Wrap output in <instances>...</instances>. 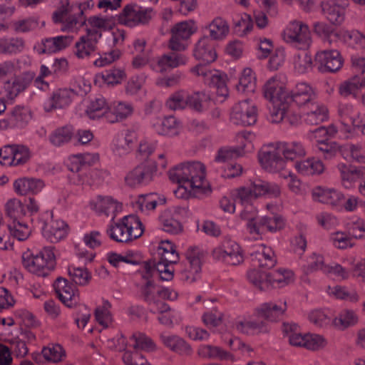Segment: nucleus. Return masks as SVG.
Returning <instances> with one entry per match:
<instances>
[{
	"instance_id": "f257e3e1",
	"label": "nucleus",
	"mask_w": 365,
	"mask_h": 365,
	"mask_svg": "<svg viewBox=\"0 0 365 365\" xmlns=\"http://www.w3.org/2000/svg\"><path fill=\"white\" fill-rule=\"evenodd\" d=\"M171 181L178 184L175 195L180 199L200 197L211 192L210 183L206 179L205 167L200 162L180 163L168 172Z\"/></svg>"
},
{
	"instance_id": "f03ea898",
	"label": "nucleus",
	"mask_w": 365,
	"mask_h": 365,
	"mask_svg": "<svg viewBox=\"0 0 365 365\" xmlns=\"http://www.w3.org/2000/svg\"><path fill=\"white\" fill-rule=\"evenodd\" d=\"M106 232L113 240L128 243L141 237L144 226L138 216L128 215L117 221L110 220Z\"/></svg>"
},
{
	"instance_id": "7ed1b4c3",
	"label": "nucleus",
	"mask_w": 365,
	"mask_h": 365,
	"mask_svg": "<svg viewBox=\"0 0 365 365\" xmlns=\"http://www.w3.org/2000/svg\"><path fill=\"white\" fill-rule=\"evenodd\" d=\"M247 277L250 283L262 291L282 288L294 281V272L284 268H279L272 272L251 269L247 272Z\"/></svg>"
},
{
	"instance_id": "20e7f679",
	"label": "nucleus",
	"mask_w": 365,
	"mask_h": 365,
	"mask_svg": "<svg viewBox=\"0 0 365 365\" xmlns=\"http://www.w3.org/2000/svg\"><path fill=\"white\" fill-rule=\"evenodd\" d=\"M52 19L61 24V30L68 33H78L86 23L80 4H71L68 0H58V6Z\"/></svg>"
},
{
	"instance_id": "39448f33",
	"label": "nucleus",
	"mask_w": 365,
	"mask_h": 365,
	"mask_svg": "<svg viewBox=\"0 0 365 365\" xmlns=\"http://www.w3.org/2000/svg\"><path fill=\"white\" fill-rule=\"evenodd\" d=\"M264 97L272 103L269 120L278 123L284 120L289 103L283 96L282 85L277 78H269L263 87Z\"/></svg>"
},
{
	"instance_id": "423d86ee",
	"label": "nucleus",
	"mask_w": 365,
	"mask_h": 365,
	"mask_svg": "<svg viewBox=\"0 0 365 365\" xmlns=\"http://www.w3.org/2000/svg\"><path fill=\"white\" fill-rule=\"evenodd\" d=\"M22 264L31 273L40 277L48 276L56 264L53 247H45L35 255L30 252L23 253Z\"/></svg>"
},
{
	"instance_id": "0eeeda50",
	"label": "nucleus",
	"mask_w": 365,
	"mask_h": 365,
	"mask_svg": "<svg viewBox=\"0 0 365 365\" xmlns=\"http://www.w3.org/2000/svg\"><path fill=\"white\" fill-rule=\"evenodd\" d=\"M158 166L152 160H146L129 170L124 177L126 186L137 188L150 183L156 175Z\"/></svg>"
},
{
	"instance_id": "6e6552de",
	"label": "nucleus",
	"mask_w": 365,
	"mask_h": 365,
	"mask_svg": "<svg viewBox=\"0 0 365 365\" xmlns=\"http://www.w3.org/2000/svg\"><path fill=\"white\" fill-rule=\"evenodd\" d=\"M282 36L283 40L299 48H307L312 43L311 32L307 24L301 21L293 20L284 29Z\"/></svg>"
},
{
	"instance_id": "1a4fd4ad",
	"label": "nucleus",
	"mask_w": 365,
	"mask_h": 365,
	"mask_svg": "<svg viewBox=\"0 0 365 365\" xmlns=\"http://www.w3.org/2000/svg\"><path fill=\"white\" fill-rule=\"evenodd\" d=\"M272 78H277L282 85L283 96L289 103H294L299 107H307L317 99L315 89L309 83L299 82L297 83L291 92L286 89V83L279 76Z\"/></svg>"
},
{
	"instance_id": "9d476101",
	"label": "nucleus",
	"mask_w": 365,
	"mask_h": 365,
	"mask_svg": "<svg viewBox=\"0 0 365 365\" xmlns=\"http://www.w3.org/2000/svg\"><path fill=\"white\" fill-rule=\"evenodd\" d=\"M38 223L43 237L51 243H56L66 237L68 233V227L61 220H53V212L46 210L41 213L38 217Z\"/></svg>"
},
{
	"instance_id": "9b49d317",
	"label": "nucleus",
	"mask_w": 365,
	"mask_h": 365,
	"mask_svg": "<svg viewBox=\"0 0 365 365\" xmlns=\"http://www.w3.org/2000/svg\"><path fill=\"white\" fill-rule=\"evenodd\" d=\"M276 143L264 145L258 153V160L262 168L271 173L284 172L287 163Z\"/></svg>"
},
{
	"instance_id": "f8f14e48",
	"label": "nucleus",
	"mask_w": 365,
	"mask_h": 365,
	"mask_svg": "<svg viewBox=\"0 0 365 365\" xmlns=\"http://www.w3.org/2000/svg\"><path fill=\"white\" fill-rule=\"evenodd\" d=\"M191 72L200 77L205 84L213 86L216 88L217 96L221 98V101L228 96L229 91L225 83V76L219 71L199 64L192 68Z\"/></svg>"
},
{
	"instance_id": "ddd939ff",
	"label": "nucleus",
	"mask_w": 365,
	"mask_h": 365,
	"mask_svg": "<svg viewBox=\"0 0 365 365\" xmlns=\"http://www.w3.org/2000/svg\"><path fill=\"white\" fill-rule=\"evenodd\" d=\"M214 259L227 264L237 265L243 262L242 250L238 243L225 237L212 251Z\"/></svg>"
},
{
	"instance_id": "4468645a",
	"label": "nucleus",
	"mask_w": 365,
	"mask_h": 365,
	"mask_svg": "<svg viewBox=\"0 0 365 365\" xmlns=\"http://www.w3.org/2000/svg\"><path fill=\"white\" fill-rule=\"evenodd\" d=\"M195 24L192 21H184L176 24L171 29V38L168 48L175 51H182L187 47V39L195 33Z\"/></svg>"
},
{
	"instance_id": "2eb2a0df",
	"label": "nucleus",
	"mask_w": 365,
	"mask_h": 365,
	"mask_svg": "<svg viewBox=\"0 0 365 365\" xmlns=\"http://www.w3.org/2000/svg\"><path fill=\"white\" fill-rule=\"evenodd\" d=\"M257 118V108L249 100L240 101L234 105L230 113V120L237 125H252L256 123Z\"/></svg>"
},
{
	"instance_id": "dca6fc26",
	"label": "nucleus",
	"mask_w": 365,
	"mask_h": 365,
	"mask_svg": "<svg viewBox=\"0 0 365 365\" xmlns=\"http://www.w3.org/2000/svg\"><path fill=\"white\" fill-rule=\"evenodd\" d=\"M187 213V209L175 207L164 210L159 216L160 226L165 232L178 235L182 232L183 226L180 220Z\"/></svg>"
},
{
	"instance_id": "f3484780",
	"label": "nucleus",
	"mask_w": 365,
	"mask_h": 365,
	"mask_svg": "<svg viewBox=\"0 0 365 365\" xmlns=\"http://www.w3.org/2000/svg\"><path fill=\"white\" fill-rule=\"evenodd\" d=\"M315 62L321 73H335L342 68L344 58L338 50H322L315 54Z\"/></svg>"
},
{
	"instance_id": "a211bd4d",
	"label": "nucleus",
	"mask_w": 365,
	"mask_h": 365,
	"mask_svg": "<svg viewBox=\"0 0 365 365\" xmlns=\"http://www.w3.org/2000/svg\"><path fill=\"white\" fill-rule=\"evenodd\" d=\"M287 309V303L285 299H280L276 302H265L255 308L253 316L262 318L268 322L278 321L284 315Z\"/></svg>"
},
{
	"instance_id": "6ab92c4d",
	"label": "nucleus",
	"mask_w": 365,
	"mask_h": 365,
	"mask_svg": "<svg viewBox=\"0 0 365 365\" xmlns=\"http://www.w3.org/2000/svg\"><path fill=\"white\" fill-rule=\"evenodd\" d=\"M187 58L182 53H164L152 59L150 68L159 73H165L180 66L185 65Z\"/></svg>"
},
{
	"instance_id": "aec40b11",
	"label": "nucleus",
	"mask_w": 365,
	"mask_h": 365,
	"mask_svg": "<svg viewBox=\"0 0 365 365\" xmlns=\"http://www.w3.org/2000/svg\"><path fill=\"white\" fill-rule=\"evenodd\" d=\"M58 299L68 307H73L80 302L77 287L66 279L59 277L53 283Z\"/></svg>"
},
{
	"instance_id": "412c9836",
	"label": "nucleus",
	"mask_w": 365,
	"mask_h": 365,
	"mask_svg": "<svg viewBox=\"0 0 365 365\" xmlns=\"http://www.w3.org/2000/svg\"><path fill=\"white\" fill-rule=\"evenodd\" d=\"M312 197L313 200L328 205L339 210L342 209V202L345 200L341 192L336 189L322 186H317L312 189Z\"/></svg>"
},
{
	"instance_id": "4be33fe9",
	"label": "nucleus",
	"mask_w": 365,
	"mask_h": 365,
	"mask_svg": "<svg viewBox=\"0 0 365 365\" xmlns=\"http://www.w3.org/2000/svg\"><path fill=\"white\" fill-rule=\"evenodd\" d=\"M90 207L98 215L111 216V220L122 210V203L111 196L98 195L91 200Z\"/></svg>"
},
{
	"instance_id": "5701e85b",
	"label": "nucleus",
	"mask_w": 365,
	"mask_h": 365,
	"mask_svg": "<svg viewBox=\"0 0 365 365\" xmlns=\"http://www.w3.org/2000/svg\"><path fill=\"white\" fill-rule=\"evenodd\" d=\"M153 11L137 5H127L122 12L123 23L128 26L148 24L152 19Z\"/></svg>"
},
{
	"instance_id": "b1692460",
	"label": "nucleus",
	"mask_w": 365,
	"mask_h": 365,
	"mask_svg": "<svg viewBox=\"0 0 365 365\" xmlns=\"http://www.w3.org/2000/svg\"><path fill=\"white\" fill-rule=\"evenodd\" d=\"M100 35L96 32H89L81 36L75 43L74 54L79 59L89 58L96 50Z\"/></svg>"
},
{
	"instance_id": "393cba45",
	"label": "nucleus",
	"mask_w": 365,
	"mask_h": 365,
	"mask_svg": "<svg viewBox=\"0 0 365 365\" xmlns=\"http://www.w3.org/2000/svg\"><path fill=\"white\" fill-rule=\"evenodd\" d=\"M160 339L167 349L180 356H190L192 353L190 345L178 335L164 331L160 334Z\"/></svg>"
},
{
	"instance_id": "a878e982",
	"label": "nucleus",
	"mask_w": 365,
	"mask_h": 365,
	"mask_svg": "<svg viewBox=\"0 0 365 365\" xmlns=\"http://www.w3.org/2000/svg\"><path fill=\"white\" fill-rule=\"evenodd\" d=\"M251 259L254 266L267 269L274 267L277 263L272 249L263 244L254 247V250L251 253Z\"/></svg>"
},
{
	"instance_id": "bb28decb",
	"label": "nucleus",
	"mask_w": 365,
	"mask_h": 365,
	"mask_svg": "<svg viewBox=\"0 0 365 365\" xmlns=\"http://www.w3.org/2000/svg\"><path fill=\"white\" fill-rule=\"evenodd\" d=\"M187 261L180 270L181 277L187 282H195L201 272V262L195 249H189L186 253Z\"/></svg>"
},
{
	"instance_id": "cd10ccee",
	"label": "nucleus",
	"mask_w": 365,
	"mask_h": 365,
	"mask_svg": "<svg viewBox=\"0 0 365 365\" xmlns=\"http://www.w3.org/2000/svg\"><path fill=\"white\" fill-rule=\"evenodd\" d=\"M74 97L75 92L73 90L68 88L58 89L53 91L52 95L44 102V110L46 112H50L54 109L66 107L71 103Z\"/></svg>"
},
{
	"instance_id": "c85d7f7f",
	"label": "nucleus",
	"mask_w": 365,
	"mask_h": 365,
	"mask_svg": "<svg viewBox=\"0 0 365 365\" xmlns=\"http://www.w3.org/2000/svg\"><path fill=\"white\" fill-rule=\"evenodd\" d=\"M137 141V133L128 130L123 134L116 135L111 143V150L115 155L121 157L128 154Z\"/></svg>"
},
{
	"instance_id": "c756f323",
	"label": "nucleus",
	"mask_w": 365,
	"mask_h": 365,
	"mask_svg": "<svg viewBox=\"0 0 365 365\" xmlns=\"http://www.w3.org/2000/svg\"><path fill=\"white\" fill-rule=\"evenodd\" d=\"M31 76L21 71L7 81L4 83V89L9 99H14L24 91L30 83Z\"/></svg>"
},
{
	"instance_id": "7c9ffc66",
	"label": "nucleus",
	"mask_w": 365,
	"mask_h": 365,
	"mask_svg": "<svg viewBox=\"0 0 365 365\" xmlns=\"http://www.w3.org/2000/svg\"><path fill=\"white\" fill-rule=\"evenodd\" d=\"M151 125L158 134L167 136L177 135L181 128L180 121L173 116L156 118L153 120Z\"/></svg>"
},
{
	"instance_id": "2f4dec72",
	"label": "nucleus",
	"mask_w": 365,
	"mask_h": 365,
	"mask_svg": "<svg viewBox=\"0 0 365 365\" xmlns=\"http://www.w3.org/2000/svg\"><path fill=\"white\" fill-rule=\"evenodd\" d=\"M194 56L196 59L206 63H212L216 60L217 52L213 42L208 36H203L197 42L194 49Z\"/></svg>"
},
{
	"instance_id": "473e14b6",
	"label": "nucleus",
	"mask_w": 365,
	"mask_h": 365,
	"mask_svg": "<svg viewBox=\"0 0 365 365\" xmlns=\"http://www.w3.org/2000/svg\"><path fill=\"white\" fill-rule=\"evenodd\" d=\"M255 319H244L236 322L235 327L241 333L247 335H255L265 334L269 331L270 328L268 324L264 321H259L261 318H257L252 315Z\"/></svg>"
},
{
	"instance_id": "72a5a7b5",
	"label": "nucleus",
	"mask_w": 365,
	"mask_h": 365,
	"mask_svg": "<svg viewBox=\"0 0 365 365\" xmlns=\"http://www.w3.org/2000/svg\"><path fill=\"white\" fill-rule=\"evenodd\" d=\"M307 108L308 110L304 114V120L309 125L320 124L329 118L328 108L322 103L314 101Z\"/></svg>"
},
{
	"instance_id": "f704fd0d",
	"label": "nucleus",
	"mask_w": 365,
	"mask_h": 365,
	"mask_svg": "<svg viewBox=\"0 0 365 365\" xmlns=\"http://www.w3.org/2000/svg\"><path fill=\"white\" fill-rule=\"evenodd\" d=\"M98 160V153H80L69 156L66 160V166L70 171L78 173L83 168L93 165Z\"/></svg>"
},
{
	"instance_id": "c9c22d12",
	"label": "nucleus",
	"mask_w": 365,
	"mask_h": 365,
	"mask_svg": "<svg viewBox=\"0 0 365 365\" xmlns=\"http://www.w3.org/2000/svg\"><path fill=\"white\" fill-rule=\"evenodd\" d=\"M44 187V183L39 179L19 178L14 182V190L19 195H35Z\"/></svg>"
},
{
	"instance_id": "e433bc0d",
	"label": "nucleus",
	"mask_w": 365,
	"mask_h": 365,
	"mask_svg": "<svg viewBox=\"0 0 365 365\" xmlns=\"http://www.w3.org/2000/svg\"><path fill=\"white\" fill-rule=\"evenodd\" d=\"M276 144L286 162L303 158L307 154L304 146L300 142L278 141Z\"/></svg>"
},
{
	"instance_id": "4c0bfd02",
	"label": "nucleus",
	"mask_w": 365,
	"mask_h": 365,
	"mask_svg": "<svg viewBox=\"0 0 365 365\" xmlns=\"http://www.w3.org/2000/svg\"><path fill=\"white\" fill-rule=\"evenodd\" d=\"M208 31L209 38L215 41H223L230 33V26L227 21L222 17L214 18L205 27Z\"/></svg>"
},
{
	"instance_id": "58836bf2",
	"label": "nucleus",
	"mask_w": 365,
	"mask_h": 365,
	"mask_svg": "<svg viewBox=\"0 0 365 365\" xmlns=\"http://www.w3.org/2000/svg\"><path fill=\"white\" fill-rule=\"evenodd\" d=\"M250 188L257 199L263 196L277 197L281 193L278 185L259 179L253 181L250 185Z\"/></svg>"
},
{
	"instance_id": "ea45409f",
	"label": "nucleus",
	"mask_w": 365,
	"mask_h": 365,
	"mask_svg": "<svg viewBox=\"0 0 365 365\" xmlns=\"http://www.w3.org/2000/svg\"><path fill=\"white\" fill-rule=\"evenodd\" d=\"M321 6L324 15L331 23L340 24L344 21L347 6L329 1L322 2Z\"/></svg>"
},
{
	"instance_id": "a19ab883",
	"label": "nucleus",
	"mask_w": 365,
	"mask_h": 365,
	"mask_svg": "<svg viewBox=\"0 0 365 365\" xmlns=\"http://www.w3.org/2000/svg\"><path fill=\"white\" fill-rule=\"evenodd\" d=\"M187 102L190 108L199 113L207 110L212 106L210 95L205 91L194 92L188 95Z\"/></svg>"
},
{
	"instance_id": "79ce46f5",
	"label": "nucleus",
	"mask_w": 365,
	"mask_h": 365,
	"mask_svg": "<svg viewBox=\"0 0 365 365\" xmlns=\"http://www.w3.org/2000/svg\"><path fill=\"white\" fill-rule=\"evenodd\" d=\"M133 110V106L129 103L118 102L114 103L111 108H109V113L106 114V120L113 123L124 120L130 116Z\"/></svg>"
},
{
	"instance_id": "37998d69",
	"label": "nucleus",
	"mask_w": 365,
	"mask_h": 365,
	"mask_svg": "<svg viewBox=\"0 0 365 365\" xmlns=\"http://www.w3.org/2000/svg\"><path fill=\"white\" fill-rule=\"evenodd\" d=\"M295 168L304 175H319L324 172V165L320 160L312 158L297 162Z\"/></svg>"
},
{
	"instance_id": "c03bdc74",
	"label": "nucleus",
	"mask_w": 365,
	"mask_h": 365,
	"mask_svg": "<svg viewBox=\"0 0 365 365\" xmlns=\"http://www.w3.org/2000/svg\"><path fill=\"white\" fill-rule=\"evenodd\" d=\"M200 356L205 359L229 360L233 361L234 357L232 354L223 350L219 346L210 344H202L200 346L197 350Z\"/></svg>"
},
{
	"instance_id": "a18cd8bd",
	"label": "nucleus",
	"mask_w": 365,
	"mask_h": 365,
	"mask_svg": "<svg viewBox=\"0 0 365 365\" xmlns=\"http://www.w3.org/2000/svg\"><path fill=\"white\" fill-rule=\"evenodd\" d=\"M282 331L284 336L287 338L289 343L294 346L304 347L305 345V334H302L297 324L284 323Z\"/></svg>"
},
{
	"instance_id": "49530a36",
	"label": "nucleus",
	"mask_w": 365,
	"mask_h": 365,
	"mask_svg": "<svg viewBox=\"0 0 365 365\" xmlns=\"http://www.w3.org/2000/svg\"><path fill=\"white\" fill-rule=\"evenodd\" d=\"M104 173L99 170H89L82 173L74 175L72 182L76 185H99L103 181Z\"/></svg>"
},
{
	"instance_id": "de8ad7c7",
	"label": "nucleus",
	"mask_w": 365,
	"mask_h": 365,
	"mask_svg": "<svg viewBox=\"0 0 365 365\" xmlns=\"http://www.w3.org/2000/svg\"><path fill=\"white\" fill-rule=\"evenodd\" d=\"M359 317L356 313L351 309H343L332 320L333 325L339 330H344L350 327H353L358 323Z\"/></svg>"
},
{
	"instance_id": "09e8293b",
	"label": "nucleus",
	"mask_w": 365,
	"mask_h": 365,
	"mask_svg": "<svg viewBox=\"0 0 365 365\" xmlns=\"http://www.w3.org/2000/svg\"><path fill=\"white\" fill-rule=\"evenodd\" d=\"M25 47L24 41L21 38H1L0 54L14 55L21 53Z\"/></svg>"
},
{
	"instance_id": "8fccbe9b",
	"label": "nucleus",
	"mask_w": 365,
	"mask_h": 365,
	"mask_svg": "<svg viewBox=\"0 0 365 365\" xmlns=\"http://www.w3.org/2000/svg\"><path fill=\"white\" fill-rule=\"evenodd\" d=\"M256 88V76L250 68H245L239 78L237 90L240 93H253Z\"/></svg>"
},
{
	"instance_id": "3c124183",
	"label": "nucleus",
	"mask_w": 365,
	"mask_h": 365,
	"mask_svg": "<svg viewBox=\"0 0 365 365\" xmlns=\"http://www.w3.org/2000/svg\"><path fill=\"white\" fill-rule=\"evenodd\" d=\"M240 217L247 220V230L252 235L255 240L261 238L262 235L265 232L264 227L260 225V219L257 222L255 219V212L251 210H242L240 213Z\"/></svg>"
},
{
	"instance_id": "603ef678",
	"label": "nucleus",
	"mask_w": 365,
	"mask_h": 365,
	"mask_svg": "<svg viewBox=\"0 0 365 365\" xmlns=\"http://www.w3.org/2000/svg\"><path fill=\"white\" fill-rule=\"evenodd\" d=\"M364 88H365V78H360L359 75H355L339 85V93L341 96L347 97L355 94Z\"/></svg>"
},
{
	"instance_id": "864d4df0",
	"label": "nucleus",
	"mask_w": 365,
	"mask_h": 365,
	"mask_svg": "<svg viewBox=\"0 0 365 365\" xmlns=\"http://www.w3.org/2000/svg\"><path fill=\"white\" fill-rule=\"evenodd\" d=\"M5 212L11 222L21 220L26 215L24 205L16 198L9 200L5 204Z\"/></svg>"
},
{
	"instance_id": "5fc2aeb1",
	"label": "nucleus",
	"mask_w": 365,
	"mask_h": 365,
	"mask_svg": "<svg viewBox=\"0 0 365 365\" xmlns=\"http://www.w3.org/2000/svg\"><path fill=\"white\" fill-rule=\"evenodd\" d=\"M158 255H160V261H165L170 263H177L179 260V255L176 251L175 246L170 240H163L159 243L158 247Z\"/></svg>"
},
{
	"instance_id": "6e6d98bb",
	"label": "nucleus",
	"mask_w": 365,
	"mask_h": 365,
	"mask_svg": "<svg viewBox=\"0 0 365 365\" xmlns=\"http://www.w3.org/2000/svg\"><path fill=\"white\" fill-rule=\"evenodd\" d=\"M71 35H61L46 39L45 48L51 53H56L68 47L73 42Z\"/></svg>"
},
{
	"instance_id": "4d7b16f0",
	"label": "nucleus",
	"mask_w": 365,
	"mask_h": 365,
	"mask_svg": "<svg viewBox=\"0 0 365 365\" xmlns=\"http://www.w3.org/2000/svg\"><path fill=\"white\" fill-rule=\"evenodd\" d=\"M158 202V197L153 193L141 195L135 201L134 207L143 213L149 214L155 209Z\"/></svg>"
},
{
	"instance_id": "13d9d810",
	"label": "nucleus",
	"mask_w": 365,
	"mask_h": 365,
	"mask_svg": "<svg viewBox=\"0 0 365 365\" xmlns=\"http://www.w3.org/2000/svg\"><path fill=\"white\" fill-rule=\"evenodd\" d=\"M130 343L132 344L131 346L135 350L153 351L156 349V345L153 340L140 332L133 334L130 338Z\"/></svg>"
},
{
	"instance_id": "bf43d9fd",
	"label": "nucleus",
	"mask_w": 365,
	"mask_h": 365,
	"mask_svg": "<svg viewBox=\"0 0 365 365\" xmlns=\"http://www.w3.org/2000/svg\"><path fill=\"white\" fill-rule=\"evenodd\" d=\"M109 113V108L103 98H98L91 102L86 110L89 118L95 120L104 116L106 119V114Z\"/></svg>"
},
{
	"instance_id": "052dcab7",
	"label": "nucleus",
	"mask_w": 365,
	"mask_h": 365,
	"mask_svg": "<svg viewBox=\"0 0 365 365\" xmlns=\"http://www.w3.org/2000/svg\"><path fill=\"white\" fill-rule=\"evenodd\" d=\"M68 273L72 281L81 286L87 285L91 279V274L86 267L71 264L68 267Z\"/></svg>"
},
{
	"instance_id": "680f3d73",
	"label": "nucleus",
	"mask_w": 365,
	"mask_h": 365,
	"mask_svg": "<svg viewBox=\"0 0 365 365\" xmlns=\"http://www.w3.org/2000/svg\"><path fill=\"white\" fill-rule=\"evenodd\" d=\"M111 304L104 300L101 306L95 310V318L96 322L103 328H107L112 324L113 316L110 313Z\"/></svg>"
},
{
	"instance_id": "e2e57ef3",
	"label": "nucleus",
	"mask_w": 365,
	"mask_h": 365,
	"mask_svg": "<svg viewBox=\"0 0 365 365\" xmlns=\"http://www.w3.org/2000/svg\"><path fill=\"white\" fill-rule=\"evenodd\" d=\"M339 36L343 41L356 49H365V36L358 31H341Z\"/></svg>"
},
{
	"instance_id": "0e129e2a",
	"label": "nucleus",
	"mask_w": 365,
	"mask_h": 365,
	"mask_svg": "<svg viewBox=\"0 0 365 365\" xmlns=\"http://www.w3.org/2000/svg\"><path fill=\"white\" fill-rule=\"evenodd\" d=\"M232 196L236 200H238L240 203L245 207V210L250 207L251 212H255V209L252 205L254 200L257 198L255 196L252 190L250 187H242L236 189L233 191Z\"/></svg>"
},
{
	"instance_id": "69168bd1",
	"label": "nucleus",
	"mask_w": 365,
	"mask_h": 365,
	"mask_svg": "<svg viewBox=\"0 0 365 365\" xmlns=\"http://www.w3.org/2000/svg\"><path fill=\"white\" fill-rule=\"evenodd\" d=\"M20 69V64L18 60H7L0 63V82L3 83L11 77L18 74Z\"/></svg>"
},
{
	"instance_id": "338daca9",
	"label": "nucleus",
	"mask_w": 365,
	"mask_h": 365,
	"mask_svg": "<svg viewBox=\"0 0 365 365\" xmlns=\"http://www.w3.org/2000/svg\"><path fill=\"white\" fill-rule=\"evenodd\" d=\"M327 265L324 264V257L319 254L313 253L309 256L307 261L302 265L304 272L307 274L321 270L324 273V268Z\"/></svg>"
},
{
	"instance_id": "774afa93",
	"label": "nucleus",
	"mask_w": 365,
	"mask_h": 365,
	"mask_svg": "<svg viewBox=\"0 0 365 365\" xmlns=\"http://www.w3.org/2000/svg\"><path fill=\"white\" fill-rule=\"evenodd\" d=\"M73 133L68 127H61L53 130L49 135L50 143L56 147L68 143L72 138Z\"/></svg>"
}]
</instances>
